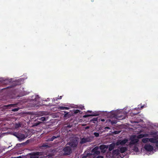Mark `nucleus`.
I'll return each instance as SVG.
<instances>
[{
	"mask_svg": "<svg viewBox=\"0 0 158 158\" xmlns=\"http://www.w3.org/2000/svg\"><path fill=\"white\" fill-rule=\"evenodd\" d=\"M148 135L147 134H140L137 136L133 135L130 139L129 140L130 141V142H128L129 140L128 139H125L118 140L116 144L117 146L119 145L123 146L126 144L127 146H129L132 150L135 152H137L138 151V149L136 146L139 141V139L142 138L144 137L148 136Z\"/></svg>",
	"mask_w": 158,
	"mask_h": 158,
	"instance_id": "nucleus-1",
	"label": "nucleus"
},
{
	"mask_svg": "<svg viewBox=\"0 0 158 158\" xmlns=\"http://www.w3.org/2000/svg\"><path fill=\"white\" fill-rule=\"evenodd\" d=\"M153 138H143L142 139V141L143 143H147L149 142L151 143H155L157 142V139L154 138L155 135H153Z\"/></svg>",
	"mask_w": 158,
	"mask_h": 158,
	"instance_id": "nucleus-2",
	"label": "nucleus"
},
{
	"mask_svg": "<svg viewBox=\"0 0 158 158\" xmlns=\"http://www.w3.org/2000/svg\"><path fill=\"white\" fill-rule=\"evenodd\" d=\"M148 134V136H146V137H149V135H155L154 138L157 139V142L155 143H156V146L158 147V135H157V132L154 131H152L149 134Z\"/></svg>",
	"mask_w": 158,
	"mask_h": 158,
	"instance_id": "nucleus-3",
	"label": "nucleus"
},
{
	"mask_svg": "<svg viewBox=\"0 0 158 158\" xmlns=\"http://www.w3.org/2000/svg\"><path fill=\"white\" fill-rule=\"evenodd\" d=\"M120 151L118 149H116L113 151V155L114 157H118L120 156L121 158H122L120 155Z\"/></svg>",
	"mask_w": 158,
	"mask_h": 158,
	"instance_id": "nucleus-4",
	"label": "nucleus"
},
{
	"mask_svg": "<svg viewBox=\"0 0 158 158\" xmlns=\"http://www.w3.org/2000/svg\"><path fill=\"white\" fill-rule=\"evenodd\" d=\"M78 144L77 140L75 139H73L71 142L69 143V145L72 147H76Z\"/></svg>",
	"mask_w": 158,
	"mask_h": 158,
	"instance_id": "nucleus-5",
	"label": "nucleus"
},
{
	"mask_svg": "<svg viewBox=\"0 0 158 158\" xmlns=\"http://www.w3.org/2000/svg\"><path fill=\"white\" fill-rule=\"evenodd\" d=\"M65 155H69L71 152V149L69 147H67L63 149Z\"/></svg>",
	"mask_w": 158,
	"mask_h": 158,
	"instance_id": "nucleus-6",
	"label": "nucleus"
},
{
	"mask_svg": "<svg viewBox=\"0 0 158 158\" xmlns=\"http://www.w3.org/2000/svg\"><path fill=\"white\" fill-rule=\"evenodd\" d=\"M108 146L105 145H102L100 147V149L101 152L103 153L105 152L108 149Z\"/></svg>",
	"mask_w": 158,
	"mask_h": 158,
	"instance_id": "nucleus-7",
	"label": "nucleus"
},
{
	"mask_svg": "<svg viewBox=\"0 0 158 158\" xmlns=\"http://www.w3.org/2000/svg\"><path fill=\"white\" fill-rule=\"evenodd\" d=\"M144 148L146 150L150 152L152 151L153 150V147L149 144L146 145L145 146Z\"/></svg>",
	"mask_w": 158,
	"mask_h": 158,
	"instance_id": "nucleus-8",
	"label": "nucleus"
},
{
	"mask_svg": "<svg viewBox=\"0 0 158 158\" xmlns=\"http://www.w3.org/2000/svg\"><path fill=\"white\" fill-rule=\"evenodd\" d=\"M39 153L34 152L31 154H30V158H38L39 155Z\"/></svg>",
	"mask_w": 158,
	"mask_h": 158,
	"instance_id": "nucleus-9",
	"label": "nucleus"
},
{
	"mask_svg": "<svg viewBox=\"0 0 158 158\" xmlns=\"http://www.w3.org/2000/svg\"><path fill=\"white\" fill-rule=\"evenodd\" d=\"M98 147H96L93 149L92 152H94L95 154H98L100 153V152L98 151Z\"/></svg>",
	"mask_w": 158,
	"mask_h": 158,
	"instance_id": "nucleus-10",
	"label": "nucleus"
},
{
	"mask_svg": "<svg viewBox=\"0 0 158 158\" xmlns=\"http://www.w3.org/2000/svg\"><path fill=\"white\" fill-rule=\"evenodd\" d=\"M127 150V148L126 147H122L120 148V152L121 153H123Z\"/></svg>",
	"mask_w": 158,
	"mask_h": 158,
	"instance_id": "nucleus-11",
	"label": "nucleus"
},
{
	"mask_svg": "<svg viewBox=\"0 0 158 158\" xmlns=\"http://www.w3.org/2000/svg\"><path fill=\"white\" fill-rule=\"evenodd\" d=\"M18 138L19 139V140H22L26 138L25 136L24 135H19L18 137Z\"/></svg>",
	"mask_w": 158,
	"mask_h": 158,
	"instance_id": "nucleus-12",
	"label": "nucleus"
},
{
	"mask_svg": "<svg viewBox=\"0 0 158 158\" xmlns=\"http://www.w3.org/2000/svg\"><path fill=\"white\" fill-rule=\"evenodd\" d=\"M115 144V143H112L109 146V149L110 151L112 150L114 147Z\"/></svg>",
	"mask_w": 158,
	"mask_h": 158,
	"instance_id": "nucleus-13",
	"label": "nucleus"
},
{
	"mask_svg": "<svg viewBox=\"0 0 158 158\" xmlns=\"http://www.w3.org/2000/svg\"><path fill=\"white\" fill-rule=\"evenodd\" d=\"M116 117L119 120L125 118V114H124L123 116H122L121 115H119L118 114L116 116Z\"/></svg>",
	"mask_w": 158,
	"mask_h": 158,
	"instance_id": "nucleus-14",
	"label": "nucleus"
},
{
	"mask_svg": "<svg viewBox=\"0 0 158 158\" xmlns=\"http://www.w3.org/2000/svg\"><path fill=\"white\" fill-rule=\"evenodd\" d=\"M98 115V114H87L83 116V117L84 118H86L87 117H88L90 116H97Z\"/></svg>",
	"mask_w": 158,
	"mask_h": 158,
	"instance_id": "nucleus-15",
	"label": "nucleus"
},
{
	"mask_svg": "<svg viewBox=\"0 0 158 158\" xmlns=\"http://www.w3.org/2000/svg\"><path fill=\"white\" fill-rule=\"evenodd\" d=\"M58 109L60 110H68L69 108L68 107H63V106H59L58 107Z\"/></svg>",
	"mask_w": 158,
	"mask_h": 158,
	"instance_id": "nucleus-16",
	"label": "nucleus"
},
{
	"mask_svg": "<svg viewBox=\"0 0 158 158\" xmlns=\"http://www.w3.org/2000/svg\"><path fill=\"white\" fill-rule=\"evenodd\" d=\"M87 141L86 139H85L83 138L81 139V143H84L86 142Z\"/></svg>",
	"mask_w": 158,
	"mask_h": 158,
	"instance_id": "nucleus-17",
	"label": "nucleus"
},
{
	"mask_svg": "<svg viewBox=\"0 0 158 158\" xmlns=\"http://www.w3.org/2000/svg\"><path fill=\"white\" fill-rule=\"evenodd\" d=\"M20 126V124L19 123H18V124H15V128H18Z\"/></svg>",
	"mask_w": 158,
	"mask_h": 158,
	"instance_id": "nucleus-18",
	"label": "nucleus"
},
{
	"mask_svg": "<svg viewBox=\"0 0 158 158\" xmlns=\"http://www.w3.org/2000/svg\"><path fill=\"white\" fill-rule=\"evenodd\" d=\"M94 135L96 137H98L99 136V133H98L95 132L94 133Z\"/></svg>",
	"mask_w": 158,
	"mask_h": 158,
	"instance_id": "nucleus-19",
	"label": "nucleus"
},
{
	"mask_svg": "<svg viewBox=\"0 0 158 158\" xmlns=\"http://www.w3.org/2000/svg\"><path fill=\"white\" fill-rule=\"evenodd\" d=\"M40 119L41 121H44L45 120L46 118L44 117H42L40 118Z\"/></svg>",
	"mask_w": 158,
	"mask_h": 158,
	"instance_id": "nucleus-20",
	"label": "nucleus"
},
{
	"mask_svg": "<svg viewBox=\"0 0 158 158\" xmlns=\"http://www.w3.org/2000/svg\"><path fill=\"white\" fill-rule=\"evenodd\" d=\"M56 137L55 136H53L52 137V138L50 139V141H52L53 140V139H55L56 138Z\"/></svg>",
	"mask_w": 158,
	"mask_h": 158,
	"instance_id": "nucleus-21",
	"label": "nucleus"
},
{
	"mask_svg": "<svg viewBox=\"0 0 158 158\" xmlns=\"http://www.w3.org/2000/svg\"><path fill=\"white\" fill-rule=\"evenodd\" d=\"M80 111L79 110H76L74 111V113H77L79 112Z\"/></svg>",
	"mask_w": 158,
	"mask_h": 158,
	"instance_id": "nucleus-22",
	"label": "nucleus"
},
{
	"mask_svg": "<svg viewBox=\"0 0 158 158\" xmlns=\"http://www.w3.org/2000/svg\"><path fill=\"white\" fill-rule=\"evenodd\" d=\"M18 110H19V109L16 108V109H13V110H12L14 111H18Z\"/></svg>",
	"mask_w": 158,
	"mask_h": 158,
	"instance_id": "nucleus-23",
	"label": "nucleus"
},
{
	"mask_svg": "<svg viewBox=\"0 0 158 158\" xmlns=\"http://www.w3.org/2000/svg\"><path fill=\"white\" fill-rule=\"evenodd\" d=\"M13 106V105H8V106H5V107H9L10 106Z\"/></svg>",
	"mask_w": 158,
	"mask_h": 158,
	"instance_id": "nucleus-24",
	"label": "nucleus"
},
{
	"mask_svg": "<svg viewBox=\"0 0 158 158\" xmlns=\"http://www.w3.org/2000/svg\"><path fill=\"white\" fill-rule=\"evenodd\" d=\"M96 158H103V157L102 156H98Z\"/></svg>",
	"mask_w": 158,
	"mask_h": 158,
	"instance_id": "nucleus-25",
	"label": "nucleus"
},
{
	"mask_svg": "<svg viewBox=\"0 0 158 158\" xmlns=\"http://www.w3.org/2000/svg\"><path fill=\"white\" fill-rule=\"evenodd\" d=\"M97 118H94V121H97Z\"/></svg>",
	"mask_w": 158,
	"mask_h": 158,
	"instance_id": "nucleus-26",
	"label": "nucleus"
},
{
	"mask_svg": "<svg viewBox=\"0 0 158 158\" xmlns=\"http://www.w3.org/2000/svg\"><path fill=\"white\" fill-rule=\"evenodd\" d=\"M101 121L102 122H103L105 121V120L104 119H101Z\"/></svg>",
	"mask_w": 158,
	"mask_h": 158,
	"instance_id": "nucleus-27",
	"label": "nucleus"
},
{
	"mask_svg": "<svg viewBox=\"0 0 158 158\" xmlns=\"http://www.w3.org/2000/svg\"><path fill=\"white\" fill-rule=\"evenodd\" d=\"M105 129H110V128L109 127H106L105 128Z\"/></svg>",
	"mask_w": 158,
	"mask_h": 158,
	"instance_id": "nucleus-28",
	"label": "nucleus"
},
{
	"mask_svg": "<svg viewBox=\"0 0 158 158\" xmlns=\"http://www.w3.org/2000/svg\"><path fill=\"white\" fill-rule=\"evenodd\" d=\"M88 112H89V113L91 112V111H89V110L88 111Z\"/></svg>",
	"mask_w": 158,
	"mask_h": 158,
	"instance_id": "nucleus-29",
	"label": "nucleus"
},
{
	"mask_svg": "<svg viewBox=\"0 0 158 158\" xmlns=\"http://www.w3.org/2000/svg\"><path fill=\"white\" fill-rule=\"evenodd\" d=\"M87 157H85V156H84V157H83V158H87Z\"/></svg>",
	"mask_w": 158,
	"mask_h": 158,
	"instance_id": "nucleus-30",
	"label": "nucleus"
},
{
	"mask_svg": "<svg viewBox=\"0 0 158 158\" xmlns=\"http://www.w3.org/2000/svg\"><path fill=\"white\" fill-rule=\"evenodd\" d=\"M62 98V96H60V99H61V98Z\"/></svg>",
	"mask_w": 158,
	"mask_h": 158,
	"instance_id": "nucleus-31",
	"label": "nucleus"
},
{
	"mask_svg": "<svg viewBox=\"0 0 158 158\" xmlns=\"http://www.w3.org/2000/svg\"><path fill=\"white\" fill-rule=\"evenodd\" d=\"M119 111H116V112H115V113H118V112Z\"/></svg>",
	"mask_w": 158,
	"mask_h": 158,
	"instance_id": "nucleus-32",
	"label": "nucleus"
},
{
	"mask_svg": "<svg viewBox=\"0 0 158 158\" xmlns=\"http://www.w3.org/2000/svg\"><path fill=\"white\" fill-rule=\"evenodd\" d=\"M156 126L158 127V124H157Z\"/></svg>",
	"mask_w": 158,
	"mask_h": 158,
	"instance_id": "nucleus-33",
	"label": "nucleus"
},
{
	"mask_svg": "<svg viewBox=\"0 0 158 158\" xmlns=\"http://www.w3.org/2000/svg\"><path fill=\"white\" fill-rule=\"evenodd\" d=\"M57 98H56V100H57Z\"/></svg>",
	"mask_w": 158,
	"mask_h": 158,
	"instance_id": "nucleus-34",
	"label": "nucleus"
},
{
	"mask_svg": "<svg viewBox=\"0 0 158 158\" xmlns=\"http://www.w3.org/2000/svg\"><path fill=\"white\" fill-rule=\"evenodd\" d=\"M144 107V106H142V107H141V108H143V107Z\"/></svg>",
	"mask_w": 158,
	"mask_h": 158,
	"instance_id": "nucleus-35",
	"label": "nucleus"
},
{
	"mask_svg": "<svg viewBox=\"0 0 158 158\" xmlns=\"http://www.w3.org/2000/svg\"><path fill=\"white\" fill-rule=\"evenodd\" d=\"M89 128V127H87L86 128Z\"/></svg>",
	"mask_w": 158,
	"mask_h": 158,
	"instance_id": "nucleus-36",
	"label": "nucleus"
}]
</instances>
